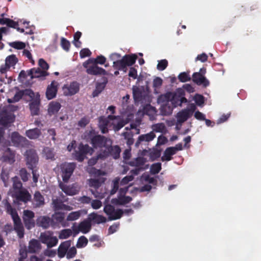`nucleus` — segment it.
<instances>
[{
    "label": "nucleus",
    "mask_w": 261,
    "mask_h": 261,
    "mask_svg": "<svg viewBox=\"0 0 261 261\" xmlns=\"http://www.w3.org/2000/svg\"><path fill=\"white\" fill-rule=\"evenodd\" d=\"M158 103L161 105L160 113L162 115L168 116L171 115L173 109L175 108L167 99L160 101V96L158 98Z\"/></svg>",
    "instance_id": "nucleus-10"
},
{
    "label": "nucleus",
    "mask_w": 261,
    "mask_h": 261,
    "mask_svg": "<svg viewBox=\"0 0 261 261\" xmlns=\"http://www.w3.org/2000/svg\"><path fill=\"white\" fill-rule=\"evenodd\" d=\"M62 90L65 95H73L79 91V85L76 82L67 83L63 86Z\"/></svg>",
    "instance_id": "nucleus-14"
},
{
    "label": "nucleus",
    "mask_w": 261,
    "mask_h": 261,
    "mask_svg": "<svg viewBox=\"0 0 261 261\" xmlns=\"http://www.w3.org/2000/svg\"><path fill=\"white\" fill-rule=\"evenodd\" d=\"M31 102L30 103V108L32 114L37 115L39 111L40 105V95L38 93H34L33 95L30 96Z\"/></svg>",
    "instance_id": "nucleus-17"
},
{
    "label": "nucleus",
    "mask_w": 261,
    "mask_h": 261,
    "mask_svg": "<svg viewBox=\"0 0 261 261\" xmlns=\"http://www.w3.org/2000/svg\"><path fill=\"white\" fill-rule=\"evenodd\" d=\"M200 72L194 73L193 75V80L198 85H202L206 87L209 84L207 80L203 75L205 72V69H201Z\"/></svg>",
    "instance_id": "nucleus-19"
},
{
    "label": "nucleus",
    "mask_w": 261,
    "mask_h": 261,
    "mask_svg": "<svg viewBox=\"0 0 261 261\" xmlns=\"http://www.w3.org/2000/svg\"><path fill=\"white\" fill-rule=\"evenodd\" d=\"M156 180L153 177H150L147 173H144L138 181L137 184L140 186L137 190L140 192L149 191L152 186L156 185Z\"/></svg>",
    "instance_id": "nucleus-6"
},
{
    "label": "nucleus",
    "mask_w": 261,
    "mask_h": 261,
    "mask_svg": "<svg viewBox=\"0 0 261 261\" xmlns=\"http://www.w3.org/2000/svg\"><path fill=\"white\" fill-rule=\"evenodd\" d=\"M105 180V178L99 177L97 178H91L89 180V185L91 187L96 189H98Z\"/></svg>",
    "instance_id": "nucleus-38"
},
{
    "label": "nucleus",
    "mask_w": 261,
    "mask_h": 261,
    "mask_svg": "<svg viewBox=\"0 0 261 261\" xmlns=\"http://www.w3.org/2000/svg\"><path fill=\"white\" fill-rule=\"evenodd\" d=\"M10 170V167H6L5 165L3 166L1 174V178L5 187H8V181L9 178V174Z\"/></svg>",
    "instance_id": "nucleus-35"
},
{
    "label": "nucleus",
    "mask_w": 261,
    "mask_h": 261,
    "mask_svg": "<svg viewBox=\"0 0 261 261\" xmlns=\"http://www.w3.org/2000/svg\"><path fill=\"white\" fill-rule=\"evenodd\" d=\"M41 248V245L38 240L32 239L29 243L28 252L33 253L39 252Z\"/></svg>",
    "instance_id": "nucleus-25"
},
{
    "label": "nucleus",
    "mask_w": 261,
    "mask_h": 261,
    "mask_svg": "<svg viewBox=\"0 0 261 261\" xmlns=\"http://www.w3.org/2000/svg\"><path fill=\"white\" fill-rule=\"evenodd\" d=\"M128 187L120 188L119 191L118 198L113 199L111 202L115 204H124L130 202L132 200L131 197L129 196H124V194L126 193Z\"/></svg>",
    "instance_id": "nucleus-13"
},
{
    "label": "nucleus",
    "mask_w": 261,
    "mask_h": 261,
    "mask_svg": "<svg viewBox=\"0 0 261 261\" xmlns=\"http://www.w3.org/2000/svg\"><path fill=\"white\" fill-rule=\"evenodd\" d=\"M75 167V165L74 163H65L61 165V175L64 181L67 182L71 176Z\"/></svg>",
    "instance_id": "nucleus-9"
},
{
    "label": "nucleus",
    "mask_w": 261,
    "mask_h": 261,
    "mask_svg": "<svg viewBox=\"0 0 261 261\" xmlns=\"http://www.w3.org/2000/svg\"><path fill=\"white\" fill-rule=\"evenodd\" d=\"M105 86L104 83H98L96 85V89L93 92V96L95 97L98 95V94L102 91Z\"/></svg>",
    "instance_id": "nucleus-51"
},
{
    "label": "nucleus",
    "mask_w": 261,
    "mask_h": 261,
    "mask_svg": "<svg viewBox=\"0 0 261 261\" xmlns=\"http://www.w3.org/2000/svg\"><path fill=\"white\" fill-rule=\"evenodd\" d=\"M161 170V163H156L152 164L150 167V172L152 174H155L160 172Z\"/></svg>",
    "instance_id": "nucleus-50"
},
{
    "label": "nucleus",
    "mask_w": 261,
    "mask_h": 261,
    "mask_svg": "<svg viewBox=\"0 0 261 261\" xmlns=\"http://www.w3.org/2000/svg\"><path fill=\"white\" fill-rule=\"evenodd\" d=\"M71 246V241H66L60 244L58 248V256L60 258L63 257L68 251V249Z\"/></svg>",
    "instance_id": "nucleus-30"
},
{
    "label": "nucleus",
    "mask_w": 261,
    "mask_h": 261,
    "mask_svg": "<svg viewBox=\"0 0 261 261\" xmlns=\"http://www.w3.org/2000/svg\"><path fill=\"white\" fill-rule=\"evenodd\" d=\"M147 161V159L142 156L138 157L128 163L132 166L136 167V168L132 171L134 175H138L141 170L144 169L142 166Z\"/></svg>",
    "instance_id": "nucleus-15"
},
{
    "label": "nucleus",
    "mask_w": 261,
    "mask_h": 261,
    "mask_svg": "<svg viewBox=\"0 0 261 261\" xmlns=\"http://www.w3.org/2000/svg\"><path fill=\"white\" fill-rule=\"evenodd\" d=\"M18 198L24 202L29 201L31 199V196L25 190H21L19 191V194L17 196Z\"/></svg>",
    "instance_id": "nucleus-41"
},
{
    "label": "nucleus",
    "mask_w": 261,
    "mask_h": 261,
    "mask_svg": "<svg viewBox=\"0 0 261 261\" xmlns=\"http://www.w3.org/2000/svg\"><path fill=\"white\" fill-rule=\"evenodd\" d=\"M34 92L31 89H25L24 90L19 91L15 94L13 98H9L8 101L9 103L15 102L19 101L23 95L32 96Z\"/></svg>",
    "instance_id": "nucleus-22"
},
{
    "label": "nucleus",
    "mask_w": 261,
    "mask_h": 261,
    "mask_svg": "<svg viewBox=\"0 0 261 261\" xmlns=\"http://www.w3.org/2000/svg\"><path fill=\"white\" fill-rule=\"evenodd\" d=\"M178 79L181 82H186L190 80V75L186 72H182L178 75Z\"/></svg>",
    "instance_id": "nucleus-58"
},
{
    "label": "nucleus",
    "mask_w": 261,
    "mask_h": 261,
    "mask_svg": "<svg viewBox=\"0 0 261 261\" xmlns=\"http://www.w3.org/2000/svg\"><path fill=\"white\" fill-rule=\"evenodd\" d=\"M72 231L70 229H65L59 232V238L60 239H66L71 236Z\"/></svg>",
    "instance_id": "nucleus-47"
},
{
    "label": "nucleus",
    "mask_w": 261,
    "mask_h": 261,
    "mask_svg": "<svg viewBox=\"0 0 261 261\" xmlns=\"http://www.w3.org/2000/svg\"><path fill=\"white\" fill-rule=\"evenodd\" d=\"M91 142L94 148H102L101 150L103 151V154H99V158H105L109 153H110L114 159L119 157L120 149L118 146H112V141L110 139L97 136L91 139Z\"/></svg>",
    "instance_id": "nucleus-1"
},
{
    "label": "nucleus",
    "mask_w": 261,
    "mask_h": 261,
    "mask_svg": "<svg viewBox=\"0 0 261 261\" xmlns=\"http://www.w3.org/2000/svg\"><path fill=\"white\" fill-rule=\"evenodd\" d=\"M193 100L195 101L196 104L199 106H202L204 103L203 97L199 94H196L193 97Z\"/></svg>",
    "instance_id": "nucleus-55"
},
{
    "label": "nucleus",
    "mask_w": 261,
    "mask_h": 261,
    "mask_svg": "<svg viewBox=\"0 0 261 261\" xmlns=\"http://www.w3.org/2000/svg\"><path fill=\"white\" fill-rule=\"evenodd\" d=\"M3 202L5 205L8 213H9L12 216L14 221V229L17 233L18 236L20 238L23 237L24 228L21 223L20 218L16 214L15 211L12 208L10 204L8 203L7 200L5 201H4Z\"/></svg>",
    "instance_id": "nucleus-5"
},
{
    "label": "nucleus",
    "mask_w": 261,
    "mask_h": 261,
    "mask_svg": "<svg viewBox=\"0 0 261 261\" xmlns=\"http://www.w3.org/2000/svg\"><path fill=\"white\" fill-rule=\"evenodd\" d=\"M11 140L15 145L23 146L25 144L27 140L25 138L20 136L17 133H12Z\"/></svg>",
    "instance_id": "nucleus-31"
},
{
    "label": "nucleus",
    "mask_w": 261,
    "mask_h": 261,
    "mask_svg": "<svg viewBox=\"0 0 261 261\" xmlns=\"http://www.w3.org/2000/svg\"><path fill=\"white\" fill-rule=\"evenodd\" d=\"M106 61V58L103 56H99L96 59L91 58L83 63L84 67H87V65L90 64H103Z\"/></svg>",
    "instance_id": "nucleus-32"
},
{
    "label": "nucleus",
    "mask_w": 261,
    "mask_h": 261,
    "mask_svg": "<svg viewBox=\"0 0 261 261\" xmlns=\"http://www.w3.org/2000/svg\"><path fill=\"white\" fill-rule=\"evenodd\" d=\"M58 83L56 81H53L47 86L46 91V96L48 99L54 98L57 94L58 91Z\"/></svg>",
    "instance_id": "nucleus-21"
},
{
    "label": "nucleus",
    "mask_w": 261,
    "mask_h": 261,
    "mask_svg": "<svg viewBox=\"0 0 261 261\" xmlns=\"http://www.w3.org/2000/svg\"><path fill=\"white\" fill-rule=\"evenodd\" d=\"M44 154L47 159H53L55 154L52 149L49 148H45L43 150Z\"/></svg>",
    "instance_id": "nucleus-49"
},
{
    "label": "nucleus",
    "mask_w": 261,
    "mask_h": 261,
    "mask_svg": "<svg viewBox=\"0 0 261 261\" xmlns=\"http://www.w3.org/2000/svg\"><path fill=\"white\" fill-rule=\"evenodd\" d=\"M14 116L11 113L3 111L0 113V124L7 126L14 121Z\"/></svg>",
    "instance_id": "nucleus-20"
},
{
    "label": "nucleus",
    "mask_w": 261,
    "mask_h": 261,
    "mask_svg": "<svg viewBox=\"0 0 261 261\" xmlns=\"http://www.w3.org/2000/svg\"><path fill=\"white\" fill-rule=\"evenodd\" d=\"M82 214V211H75L73 212L68 214V215L67 217V220L69 221H72L77 220Z\"/></svg>",
    "instance_id": "nucleus-45"
},
{
    "label": "nucleus",
    "mask_w": 261,
    "mask_h": 261,
    "mask_svg": "<svg viewBox=\"0 0 261 261\" xmlns=\"http://www.w3.org/2000/svg\"><path fill=\"white\" fill-rule=\"evenodd\" d=\"M132 89L135 100L136 101H139L143 95L142 92V88L134 86L133 87Z\"/></svg>",
    "instance_id": "nucleus-42"
},
{
    "label": "nucleus",
    "mask_w": 261,
    "mask_h": 261,
    "mask_svg": "<svg viewBox=\"0 0 261 261\" xmlns=\"http://www.w3.org/2000/svg\"><path fill=\"white\" fill-rule=\"evenodd\" d=\"M7 25L8 27L16 29L18 31L20 32L21 33L24 32V29H20L18 26V22H15L13 20L10 19L9 22H8Z\"/></svg>",
    "instance_id": "nucleus-52"
},
{
    "label": "nucleus",
    "mask_w": 261,
    "mask_h": 261,
    "mask_svg": "<svg viewBox=\"0 0 261 261\" xmlns=\"http://www.w3.org/2000/svg\"><path fill=\"white\" fill-rule=\"evenodd\" d=\"M143 113L150 116H153L156 113V110L155 108L151 106L150 105H146L143 108Z\"/></svg>",
    "instance_id": "nucleus-43"
},
{
    "label": "nucleus",
    "mask_w": 261,
    "mask_h": 261,
    "mask_svg": "<svg viewBox=\"0 0 261 261\" xmlns=\"http://www.w3.org/2000/svg\"><path fill=\"white\" fill-rule=\"evenodd\" d=\"M93 149L87 145L81 144L77 149L75 150L73 155L76 160L82 162L87 154H92Z\"/></svg>",
    "instance_id": "nucleus-8"
},
{
    "label": "nucleus",
    "mask_w": 261,
    "mask_h": 261,
    "mask_svg": "<svg viewBox=\"0 0 261 261\" xmlns=\"http://www.w3.org/2000/svg\"><path fill=\"white\" fill-rule=\"evenodd\" d=\"M108 201L109 199L107 198L105 202L103 211L109 216V220H113L120 218L123 212L121 210H115L112 205L108 203Z\"/></svg>",
    "instance_id": "nucleus-7"
},
{
    "label": "nucleus",
    "mask_w": 261,
    "mask_h": 261,
    "mask_svg": "<svg viewBox=\"0 0 261 261\" xmlns=\"http://www.w3.org/2000/svg\"><path fill=\"white\" fill-rule=\"evenodd\" d=\"M167 65H168V61L164 59V60L159 61L158 64L157 65V69L159 70L163 71L167 67Z\"/></svg>",
    "instance_id": "nucleus-53"
},
{
    "label": "nucleus",
    "mask_w": 261,
    "mask_h": 261,
    "mask_svg": "<svg viewBox=\"0 0 261 261\" xmlns=\"http://www.w3.org/2000/svg\"><path fill=\"white\" fill-rule=\"evenodd\" d=\"M27 165L29 168L33 169L36 168L38 159L36 152L33 150H29L26 152Z\"/></svg>",
    "instance_id": "nucleus-11"
},
{
    "label": "nucleus",
    "mask_w": 261,
    "mask_h": 261,
    "mask_svg": "<svg viewBox=\"0 0 261 261\" xmlns=\"http://www.w3.org/2000/svg\"><path fill=\"white\" fill-rule=\"evenodd\" d=\"M25 227L28 229H30L35 226V222L33 219H28L23 220Z\"/></svg>",
    "instance_id": "nucleus-59"
},
{
    "label": "nucleus",
    "mask_w": 261,
    "mask_h": 261,
    "mask_svg": "<svg viewBox=\"0 0 261 261\" xmlns=\"http://www.w3.org/2000/svg\"><path fill=\"white\" fill-rule=\"evenodd\" d=\"M185 92L183 89H178L175 92H168L160 95V101L167 99L174 108L181 106L182 103L187 102V100L184 97Z\"/></svg>",
    "instance_id": "nucleus-4"
},
{
    "label": "nucleus",
    "mask_w": 261,
    "mask_h": 261,
    "mask_svg": "<svg viewBox=\"0 0 261 261\" xmlns=\"http://www.w3.org/2000/svg\"><path fill=\"white\" fill-rule=\"evenodd\" d=\"M34 217V213L30 210H24L23 211V219H33Z\"/></svg>",
    "instance_id": "nucleus-60"
},
{
    "label": "nucleus",
    "mask_w": 261,
    "mask_h": 261,
    "mask_svg": "<svg viewBox=\"0 0 261 261\" xmlns=\"http://www.w3.org/2000/svg\"><path fill=\"white\" fill-rule=\"evenodd\" d=\"M38 65L43 70L46 71L49 68L48 64L43 59H39Z\"/></svg>",
    "instance_id": "nucleus-62"
},
{
    "label": "nucleus",
    "mask_w": 261,
    "mask_h": 261,
    "mask_svg": "<svg viewBox=\"0 0 261 261\" xmlns=\"http://www.w3.org/2000/svg\"><path fill=\"white\" fill-rule=\"evenodd\" d=\"M110 59L113 61V67L119 70H123L127 66H131L136 62L137 56L135 55H126L121 58L120 54L113 53L109 56Z\"/></svg>",
    "instance_id": "nucleus-3"
},
{
    "label": "nucleus",
    "mask_w": 261,
    "mask_h": 261,
    "mask_svg": "<svg viewBox=\"0 0 261 261\" xmlns=\"http://www.w3.org/2000/svg\"><path fill=\"white\" fill-rule=\"evenodd\" d=\"M88 218L90 222H93L96 224L105 223L107 221V218L96 213H92L88 215Z\"/></svg>",
    "instance_id": "nucleus-27"
},
{
    "label": "nucleus",
    "mask_w": 261,
    "mask_h": 261,
    "mask_svg": "<svg viewBox=\"0 0 261 261\" xmlns=\"http://www.w3.org/2000/svg\"><path fill=\"white\" fill-rule=\"evenodd\" d=\"M125 123L121 117L112 115H109L107 118L101 117L99 121V126L103 134L107 133L108 128H111L115 131H117L122 128Z\"/></svg>",
    "instance_id": "nucleus-2"
},
{
    "label": "nucleus",
    "mask_w": 261,
    "mask_h": 261,
    "mask_svg": "<svg viewBox=\"0 0 261 261\" xmlns=\"http://www.w3.org/2000/svg\"><path fill=\"white\" fill-rule=\"evenodd\" d=\"M25 135L30 139H36L40 136L41 131L37 128L31 129L26 131Z\"/></svg>",
    "instance_id": "nucleus-39"
},
{
    "label": "nucleus",
    "mask_w": 261,
    "mask_h": 261,
    "mask_svg": "<svg viewBox=\"0 0 261 261\" xmlns=\"http://www.w3.org/2000/svg\"><path fill=\"white\" fill-rule=\"evenodd\" d=\"M20 175L22 180L24 181H26L28 180L29 178V174L27 173L26 170L25 169H21L20 170Z\"/></svg>",
    "instance_id": "nucleus-64"
},
{
    "label": "nucleus",
    "mask_w": 261,
    "mask_h": 261,
    "mask_svg": "<svg viewBox=\"0 0 261 261\" xmlns=\"http://www.w3.org/2000/svg\"><path fill=\"white\" fill-rule=\"evenodd\" d=\"M11 46L13 48L20 49H23L25 47V43L22 42H13L10 43Z\"/></svg>",
    "instance_id": "nucleus-56"
},
{
    "label": "nucleus",
    "mask_w": 261,
    "mask_h": 261,
    "mask_svg": "<svg viewBox=\"0 0 261 261\" xmlns=\"http://www.w3.org/2000/svg\"><path fill=\"white\" fill-rule=\"evenodd\" d=\"M17 62V59L16 56L14 55H12L7 57L5 60V64L7 67L13 66Z\"/></svg>",
    "instance_id": "nucleus-44"
},
{
    "label": "nucleus",
    "mask_w": 261,
    "mask_h": 261,
    "mask_svg": "<svg viewBox=\"0 0 261 261\" xmlns=\"http://www.w3.org/2000/svg\"><path fill=\"white\" fill-rule=\"evenodd\" d=\"M152 131L153 133L159 132V133H164L166 132V126L165 124L163 123H157L153 125L152 127Z\"/></svg>",
    "instance_id": "nucleus-46"
},
{
    "label": "nucleus",
    "mask_w": 261,
    "mask_h": 261,
    "mask_svg": "<svg viewBox=\"0 0 261 261\" xmlns=\"http://www.w3.org/2000/svg\"><path fill=\"white\" fill-rule=\"evenodd\" d=\"M44 204V198L39 192H35L33 199V205L35 207H40Z\"/></svg>",
    "instance_id": "nucleus-34"
},
{
    "label": "nucleus",
    "mask_w": 261,
    "mask_h": 261,
    "mask_svg": "<svg viewBox=\"0 0 261 261\" xmlns=\"http://www.w3.org/2000/svg\"><path fill=\"white\" fill-rule=\"evenodd\" d=\"M155 137V135L153 132H150V133L142 135L138 138V141L136 143V146H138L141 142L145 141L149 142L152 141Z\"/></svg>",
    "instance_id": "nucleus-33"
},
{
    "label": "nucleus",
    "mask_w": 261,
    "mask_h": 261,
    "mask_svg": "<svg viewBox=\"0 0 261 261\" xmlns=\"http://www.w3.org/2000/svg\"><path fill=\"white\" fill-rule=\"evenodd\" d=\"M61 108V105L57 102L53 101L48 106V113L51 115L57 113Z\"/></svg>",
    "instance_id": "nucleus-40"
},
{
    "label": "nucleus",
    "mask_w": 261,
    "mask_h": 261,
    "mask_svg": "<svg viewBox=\"0 0 261 261\" xmlns=\"http://www.w3.org/2000/svg\"><path fill=\"white\" fill-rule=\"evenodd\" d=\"M191 117L190 113L185 109L178 112L175 116L178 124H182Z\"/></svg>",
    "instance_id": "nucleus-29"
},
{
    "label": "nucleus",
    "mask_w": 261,
    "mask_h": 261,
    "mask_svg": "<svg viewBox=\"0 0 261 261\" xmlns=\"http://www.w3.org/2000/svg\"><path fill=\"white\" fill-rule=\"evenodd\" d=\"M53 219L58 222H62L64 219V214L62 213L56 212L53 216Z\"/></svg>",
    "instance_id": "nucleus-57"
},
{
    "label": "nucleus",
    "mask_w": 261,
    "mask_h": 261,
    "mask_svg": "<svg viewBox=\"0 0 261 261\" xmlns=\"http://www.w3.org/2000/svg\"><path fill=\"white\" fill-rule=\"evenodd\" d=\"M50 223V219L49 217L46 216H40L37 220V224L44 228L49 227Z\"/></svg>",
    "instance_id": "nucleus-37"
},
{
    "label": "nucleus",
    "mask_w": 261,
    "mask_h": 261,
    "mask_svg": "<svg viewBox=\"0 0 261 261\" xmlns=\"http://www.w3.org/2000/svg\"><path fill=\"white\" fill-rule=\"evenodd\" d=\"M60 187L61 189L67 195L72 196L77 194L80 191V187L76 184H73L67 185L64 184L60 183Z\"/></svg>",
    "instance_id": "nucleus-16"
},
{
    "label": "nucleus",
    "mask_w": 261,
    "mask_h": 261,
    "mask_svg": "<svg viewBox=\"0 0 261 261\" xmlns=\"http://www.w3.org/2000/svg\"><path fill=\"white\" fill-rule=\"evenodd\" d=\"M40 240L43 244H46L49 248L56 245L58 243L57 238L56 237H54L49 232L41 233Z\"/></svg>",
    "instance_id": "nucleus-12"
},
{
    "label": "nucleus",
    "mask_w": 261,
    "mask_h": 261,
    "mask_svg": "<svg viewBox=\"0 0 261 261\" xmlns=\"http://www.w3.org/2000/svg\"><path fill=\"white\" fill-rule=\"evenodd\" d=\"M91 228V223L88 218L81 222L77 227H74L73 228V231L75 233V234H77L79 231L82 232L83 233H88Z\"/></svg>",
    "instance_id": "nucleus-18"
},
{
    "label": "nucleus",
    "mask_w": 261,
    "mask_h": 261,
    "mask_svg": "<svg viewBox=\"0 0 261 261\" xmlns=\"http://www.w3.org/2000/svg\"><path fill=\"white\" fill-rule=\"evenodd\" d=\"M175 153L173 147H168L165 150L161 160L162 161H169L172 159V155Z\"/></svg>",
    "instance_id": "nucleus-36"
},
{
    "label": "nucleus",
    "mask_w": 261,
    "mask_h": 261,
    "mask_svg": "<svg viewBox=\"0 0 261 261\" xmlns=\"http://www.w3.org/2000/svg\"><path fill=\"white\" fill-rule=\"evenodd\" d=\"M52 204L55 211L62 210L66 211H70L72 210V208L71 206L63 204L62 201L58 199H53Z\"/></svg>",
    "instance_id": "nucleus-28"
},
{
    "label": "nucleus",
    "mask_w": 261,
    "mask_h": 261,
    "mask_svg": "<svg viewBox=\"0 0 261 261\" xmlns=\"http://www.w3.org/2000/svg\"><path fill=\"white\" fill-rule=\"evenodd\" d=\"M12 180L13 182V188L14 189H18L19 190L21 186V183L20 181H19L18 178L17 177H14L12 178Z\"/></svg>",
    "instance_id": "nucleus-63"
},
{
    "label": "nucleus",
    "mask_w": 261,
    "mask_h": 261,
    "mask_svg": "<svg viewBox=\"0 0 261 261\" xmlns=\"http://www.w3.org/2000/svg\"><path fill=\"white\" fill-rule=\"evenodd\" d=\"M88 242V239L85 236H81L78 239L76 247L79 248H83L87 245Z\"/></svg>",
    "instance_id": "nucleus-48"
},
{
    "label": "nucleus",
    "mask_w": 261,
    "mask_h": 261,
    "mask_svg": "<svg viewBox=\"0 0 261 261\" xmlns=\"http://www.w3.org/2000/svg\"><path fill=\"white\" fill-rule=\"evenodd\" d=\"M91 205L93 209L98 210L102 206V203L100 200L94 199L91 200Z\"/></svg>",
    "instance_id": "nucleus-54"
},
{
    "label": "nucleus",
    "mask_w": 261,
    "mask_h": 261,
    "mask_svg": "<svg viewBox=\"0 0 261 261\" xmlns=\"http://www.w3.org/2000/svg\"><path fill=\"white\" fill-rule=\"evenodd\" d=\"M28 74L32 79L45 77L48 74L46 71L41 70L39 68L31 69L28 71Z\"/></svg>",
    "instance_id": "nucleus-26"
},
{
    "label": "nucleus",
    "mask_w": 261,
    "mask_h": 261,
    "mask_svg": "<svg viewBox=\"0 0 261 261\" xmlns=\"http://www.w3.org/2000/svg\"><path fill=\"white\" fill-rule=\"evenodd\" d=\"M76 254V249L74 247L70 248L66 253V256L68 258L73 257Z\"/></svg>",
    "instance_id": "nucleus-61"
},
{
    "label": "nucleus",
    "mask_w": 261,
    "mask_h": 261,
    "mask_svg": "<svg viewBox=\"0 0 261 261\" xmlns=\"http://www.w3.org/2000/svg\"><path fill=\"white\" fill-rule=\"evenodd\" d=\"M87 72L90 74H106V71L105 69L98 67L95 64H90L87 65Z\"/></svg>",
    "instance_id": "nucleus-23"
},
{
    "label": "nucleus",
    "mask_w": 261,
    "mask_h": 261,
    "mask_svg": "<svg viewBox=\"0 0 261 261\" xmlns=\"http://www.w3.org/2000/svg\"><path fill=\"white\" fill-rule=\"evenodd\" d=\"M1 160L4 163H8L10 165H12L15 161L14 152L9 148H7L1 158Z\"/></svg>",
    "instance_id": "nucleus-24"
}]
</instances>
